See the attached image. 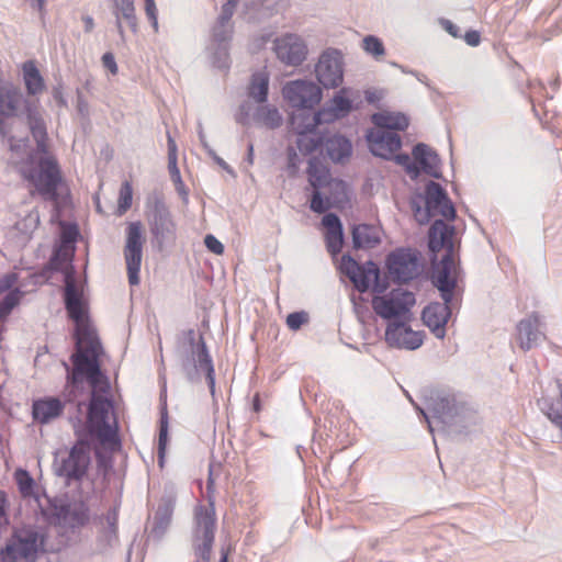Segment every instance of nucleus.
<instances>
[{
	"label": "nucleus",
	"instance_id": "nucleus-55",
	"mask_svg": "<svg viewBox=\"0 0 562 562\" xmlns=\"http://www.w3.org/2000/svg\"><path fill=\"white\" fill-rule=\"evenodd\" d=\"M465 43L470 46H477L481 42V35L477 31H468L463 36Z\"/></svg>",
	"mask_w": 562,
	"mask_h": 562
},
{
	"label": "nucleus",
	"instance_id": "nucleus-8",
	"mask_svg": "<svg viewBox=\"0 0 562 562\" xmlns=\"http://www.w3.org/2000/svg\"><path fill=\"white\" fill-rule=\"evenodd\" d=\"M91 463V449L85 441L76 442L69 450L58 451L54 461L56 475L65 479L67 484L80 482Z\"/></svg>",
	"mask_w": 562,
	"mask_h": 562
},
{
	"label": "nucleus",
	"instance_id": "nucleus-13",
	"mask_svg": "<svg viewBox=\"0 0 562 562\" xmlns=\"http://www.w3.org/2000/svg\"><path fill=\"white\" fill-rule=\"evenodd\" d=\"M284 99L297 109H312L319 103L322 99L321 88L305 80H295L288 82L282 90Z\"/></svg>",
	"mask_w": 562,
	"mask_h": 562
},
{
	"label": "nucleus",
	"instance_id": "nucleus-33",
	"mask_svg": "<svg viewBox=\"0 0 562 562\" xmlns=\"http://www.w3.org/2000/svg\"><path fill=\"white\" fill-rule=\"evenodd\" d=\"M254 121L267 128L274 130L281 126L282 115L276 106L260 105L254 113Z\"/></svg>",
	"mask_w": 562,
	"mask_h": 562
},
{
	"label": "nucleus",
	"instance_id": "nucleus-5",
	"mask_svg": "<svg viewBox=\"0 0 562 562\" xmlns=\"http://www.w3.org/2000/svg\"><path fill=\"white\" fill-rule=\"evenodd\" d=\"M340 271L346 274L359 292H366L373 284L372 307L383 322H386V295L383 294L385 285L379 280V268L368 261L360 266L349 255H344L340 261Z\"/></svg>",
	"mask_w": 562,
	"mask_h": 562
},
{
	"label": "nucleus",
	"instance_id": "nucleus-2",
	"mask_svg": "<svg viewBox=\"0 0 562 562\" xmlns=\"http://www.w3.org/2000/svg\"><path fill=\"white\" fill-rule=\"evenodd\" d=\"M454 234V227L441 220L435 221L428 233L430 251L437 254L446 250V255L435 268L432 276L434 283L440 291L443 303H430L422 313L424 324L438 338H443L446 335V325L451 315L449 303L456 288Z\"/></svg>",
	"mask_w": 562,
	"mask_h": 562
},
{
	"label": "nucleus",
	"instance_id": "nucleus-48",
	"mask_svg": "<svg viewBox=\"0 0 562 562\" xmlns=\"http://www.w3.org/2000/svg\"><path fill=\"white\" fill-rule=\"evenodd\" d=\"M145 1V14L150 21L153 29L155 32H158V19H157V7L155 0H144Z\"/></svg>",
	"mask_w": 562,
	"mask_h": 562
},
{
	"label": "nucleus",
	"instance_id": "nucleus-21",
	"mask_svg": "<svg viewBox=\"0 0 562 562\" xmlns=\"http://www.w3.org/2000/svg\"><path fill=\"white\" fill-rule=\"evenodd\" d=\"M374 127L367 132V142L370 151L383 159L386 158V113L372 115Z\"/></svg>",
	"mask_w": 562,
	"mask_h": 562
},
{
	"label": "nucleus",
	"instance_id": "nucleus-12",
	"mask_svg": "<svg viewBox=\"0 0 562 562\" xmlns=\"http://www.w3.org/2000/svg\"><path fill=\"white\" fill-rule=\"evenodd\" d=\"M426 214L419 220L427 222L429 217L441 216L447 221H453L456 209L446 190L437 182L430 181L425 189Z\"/></svg>",
	"mask_w": 562,
	"mask_h": 562
},
{
	"label": "nucleus",
	"instance_id": "nucleus-50",
	"mask_svg": "<svg viewBox=\"0 0 562 562\" xmlns=\"http://www.w3.org/2000/svg\"><path fill=\"white\" fill-rule=\"evenodd\" d=\"M395 160H396L397 164H400L403 167H405L406 171L411 176H413V177H417L418 176L419 170H418L417 166L415 165V161L413 162L408 155H397V156H395Z\"/></svg>",
	"mask_w": 562,
	"mask_h": 562
},
{
	"label": "nucleus",
	"instance_id": "nucleus-58",
	"mask_svg": "<svg viewBox=\"0 0 562 562\" xmlns=\"http://www.w3.org/2000/svg\"><path fill=\"white\" fill-rule=\"evenodd\" d=\"M401 146H402L401 137L393 132H389V151H395V150L400 149Z\"/></svg>",
	"mask_w": 562,
	"mask_h": 562
},
{
	"label": "nucleus",
	"instance_id": "nucleus-54",
	"mask_svg": "<svg viewBox=\"0 0 562 562\" xmlns=\"http://www.w3.org/2000/svg\"><path fill=\"white\" fill-rule=\"evenodd\" d=\"M102 64L103 66L109 69L113 75H115L117 72V65H116V61H115V58L113 56V54L111 53H105L103 56H102Z\"/></svg>",
	"mask_w": 562,
	"mask_h": 562
},
{
	"label": "nucleus",
	"instance_id": "nucleus-41",
	"mask_svg": "<svg viewBox=\"0 0 562 562\" xmlns=\"http://www.w3.org/2000/svg\"><path fill=\"white\" fill-rule=\"evenodd\" d=\"M108 527L104 529L102 533V539L106 542L108 546H112L117 540V512L116 509L110 510L105 516Z\"/></svg>",
	"mask_w": 562,
	"mask_h": 562
},
{
	"label": "nucleus",
	"instance_id": "nucleus-46",
	"mask_svg": "<svg viewBox=\"0 0 562 562\" xmlns=\"http://www.w3.org/2000/svg\"><path fill=\"white\" fill-rule=\"evenodd\" d=\"M362 47L367 53L373 56H381L384 54L383 43L372 35L366 36L362 40Z\"/></svg>",
	"mask_w": 562,
	"mask_h": 562
},
{
	"label": "nucleus",
	"instance_id": "nucleus-32",
	"mask_svg": "<svg viewBox=\"0 0 562 562\" xmlns=\"http://www.w3.org/2000/svg\"><path fill=\"white\" fill-rule=\"evenodd\" d=\"M238 1L226 0V2L222 7L221 15L216 24L213 27L214 36H222L221 40H225L227 36H232V26H231V18L234 14V10L237 5Z\"/></svg>",
	"mask_w": 562,
	"mask_h": 562
},
{
	"label": "nucleus",
	"instance_id": "nucleus-52",
	"mask_svg": "<svg viewBox=\"0 0 562 562\" xmlns=\"http://www.w3.org/2000/svg\"><path fill=\"white\" fill-rule=\"evenodd\" d=\"M301 164L300 157L293 147L288 148V169L295 173Z\"/></svg>",
	"mask_w": 562,
	"mask_h": 562
},
{
	"label": "nucleus",
	"instance_id": "nucleus-7",
	"mask_svg": "<svg viewBox=\"0 0 562 562\" xmlns=\"http://www.w3.org/2000/svg\"><path fill=\"white\" fill-rule=\"evenodd\" d=\"M184 335L190 348L182 357V370L190 382L200 381L202 373H204L211 394L214 395L215 371L205 341L202 336H200L199 340L195 341V333L193 329L187 330Z\"/></svg>",
	"mask_w": 562,
	"mask_h": 562
},
{
	"label": "nucleus",
	"instance_id": "nucleus-16",
	"mask_svg": "<svg viewBox=\"0 0 562 562\" xmlns=\"http://www.w3.org/2000/svg\"><path fill=\"white\" fill-rule=\"evenodd\" d=\"M543 326L542 317L539 313L532 312L516 325L515 341L517 346L528 351L538 345L540 340H546V334L541 330Z\"/></svg>",
	"mask_w": 562,
	"mask_h": 562
},
{
	"label": "nucleus",
	"instance_id": "nucleus-62",
	"mask_svg": "<svg viewBox=\"0 0 562 562\" xmlns=\"http://www.w3.org/2000/svg\"><path fill=\"white\" fill-rule=\"evenodd\" d=\"M83 23H85V29L87 32H90L92 31L93 26H94V22H93V19L89 15L85 16L83 18Z\"/></svg>",
	"mask_w": 562,
	"mask_h": 562
},
{
	"label": "nucleus",
	"instance_id": "nucleus-45",
	"mask_svg": "<svg viewBox=\"0 0 562 562\" xmlns=\"http://www.w3.org/2000/svg\"><path fill=\"white\" fill-rule=\"evenodd\" d=\"M409 125V119L401 112H389V132L405 131Z\"/></svg>",
	"mask_w": 562,
	"mask_h": 562
},
{
	"label": "nucleus",
	"instance_id": "nucleus-61",
	"mask_svg": "<svg viewBox=\"0 0 562 562\" xmlns=\"http://www.w3.org/2000/svg\"><path fill=\"white\" fill-rule=\"evenodd\" d=\"M175 186H176V190L178 191V193H179L180 195H182L184 199H187V196H188V191H187V189H186V186H184V183H183L182 179L180 180V183H175Z\"/></svg>",
	"mask_w": 562,
	"mask_h": 562
},
{
	"label": "nucleus",
	"instance_id": "nucleus-63",
	"mask_svg": "<svg viewBox=\"0 0 562 562\" xmlns=\"http://www.w3.org/2000/svg\"><path fill=\"white\" fill-rule=\"evenodd\" d=\"M247 161L251 165L254 162V145H248V155H247Z\"/></svg>",
	"mask_w": 562,
	"mask_h": 562
},
{
	"label": "nucleus",
	"instance_id": "nucleus-20",
	"mask_svg": "<svg viewBox=\"0 0 562 562\" xmlns=\"http://www.w3.org/2000/svg\"><path fill=\"white\" fill-rule=\"evenodd\" d=\"M112 14L115 18V25L120 37L124 41V24L133 32L137 33L138 19L134 0H111Z\"/></svg>",
	"mask_w": 562,
	"mask_h": 562
},
{
	"label": "nucleus",
	"instance_id": "nucleus-28",
	"mask_svg": "<svg viewBox=\"0 0 562 562\" xmlns=\"http://www.w3.org/2000/svg\"><path fill=\"white\" fill-rule=\"evenodd\" d=\"M355 248H373L380 243L379 229L368 224L357 225L352 229Z\"/></svg>",
	"mask_w": 562,
	"mask_h": 562
},
{
	"label": "nucleus",
	"instance_id": "nucleus-23",
	"mask_svg": "<svg viewBox=\"0 0 562 562\" xmlns=\"http://www.w3.org/2000/svg\"><path fill=\"white\" fill-rule=\"evenodd\" d=\"M412 154L419 172L437 179L441 177L440 159L431 147L420 143L414 147Z\"/></svg>",
	"mask_w": 562,
	"mask_h": 562
},
{
	"label": "nucleus",
	"instance_id": "nucleus-26",
	"mask_svg": "<svg viewBox=\"0 0 562 562\" xmlns=\"http://www.w3.org/2000/svg\"><path fill=\"white\" fill-rule=\"evenodd\" d=\"M324 123L318 112H312L311 109H299L291 115V128L295 134H305L316 132V127Z\"/></svg>",
	"mask_w": 562,
	"mask_h": 562
},
{
	"label": "nucleus",
	"instance_id": "nucleus-3",
	"mask_svg": "<svg viewBox=\"0 0 562 562\" xmlns=\"http://www.w3.org/2000/svg\"><path fill=\"white\" fill-rule=\"evenodd\" d=\"M65 305L69 317L76 323V352L71 357L75 378L85 371L91 378L98 376L102 346L95 330L87 323L86 303L70 274H66L65 279Z\"/></svg>",
	"mask_w": 562,
	"mask_h": 562
},
{
	"label": "nucleus",
	"instance_id": "nucleus-18",
	"mask_svg": "<svg viewBox=\"0 0 562 562\" xmlns=\"http://www.w3.org/2000/svg\"><path fill=\"white\" fill-rule=\"evenodd\" d=\"M412 321L396 322L391 325V335H389V346L397 348L417 349L422 346L424 340V333L420 330H413L411 326Z\"/></svg>",
	"mask_w": 562,
	"mask_h": 562
},
{
	"label": "nucleus",
	"instance_id": "nucleus-44",
	"mask_svg": "<svg viewBox=\"0 0 562 562\" xmlns=\"http://www.w3.org/2000/svg\"><path fill=\"white\" fill-rule=\"evenodd\" d=\"M133 188L128 181H125L120 189L117 213L123 215L132 205Z\"/></svg>",
	"mask_w": 562,
	"mask_h": 562
},
{
	"label": "nucleus",
	"instance_id": "nucleus-31",
	"mask_svg": "<svg viewBox=\"0 0 562 562\" xmlns=\"http://www.w3.org/2000/svg\"><path fill=\"white\" fill-rule=\"evenodd\" d=\"M22 103L21 93L12 88L0 86V115L13 116Z\"/></svg>",
	"mask_w": 562,
	"mask_h": 562
},
{
	"label": "nucleus",
	"instance_id": "nucleus-47",
	"mask_svg": "<svg viewBox=\"0 0 562 562\" xmlns=\"http://www.w3.org/2000/svg\"><path fill=\"white\" fill-rule=\"evenodd\" d=\"M308 322V314L304 311L294 312L288 315L286 325L292 330H297Z\"/></svg>",
	"mask_w": 562,
	"mask_h": 562
},
{
	"label": "nucleus",
	"instance_id": "nucleus-29",
	"mask_svg": "<svg viewBox=\"0 0 562 562\" xmlns=\"http://www.w3.org/2000/svg\"><path fill=\"white\" fill-rule=\"evenodd\" d=\"M540 407L548 419L562 430V383H558V395L555 397L542 398Z\"/></svg>",
	"mask_w": 562,
	"mask_h": 562
},
{
	"label": "nucleus",
	"instance_id": "nucleus-22",
	"mask_svg": "<svg viewBox=\"0 0 562 562\" xmlns=\"http://www.w3.org/2000/svg\"><path fill=\"white\" fill-rule=\"evenodd\" d=\"M65 402L58 397H43L33 402L32 416L34 422L45 425L61 416Z\"/></svg>",
	"mask_w": 562,
	"mask_h": 562
},
{
	"label": "nucleus",
	"instance_id": "nucleus-1",
	"mask_svg": "<svg viewBox=\"0 0 562 562\" xmlns=\"http://www.w3.org/2000/svg\"><path fill=\"white\" fill-rule=\"evenodd\" d=\"M30 130L36 142V150L29 153L26 136H9V147L12 151V162L20 164V172L29 180L45 199L57 200V187L61 175L56 158L48 151L46 144V127L42 119L30 116Z\"/></svg>",
	"mask_w": 562,
	"mask_h": 562
},
{
	"label": "nucleus",
	"instance_id": "nucleus-39",
	"mask_svg": "<svg viewBox=\"0 0 562 562\" xmlns=\"http://www.w3.org/2000/svg\"><path fill=\"white\" fill-rule=\"evenodd\" d=\"M296 135V147L302 155H308L313 153L322 144V137L316 132Z\"/></svg>",
	"mask_w": 562,
	"mask_h": 562
},
{
	"label": "nucleus",
	"instance_id": "nucleus-30",
	"mask_svg": "<svg viewBox=\"0 0 562 562\" xmlns=\"http://www.w3.org/2000/svg\"><path fill=\"white\" fill-rule=\"evenodd\" d=\"M222 36H214L212 33V41L209 47L212 63L220 69H227L229 66L228 42L232 36L221 40Z\"/></svg>",
	"mask_w": 562,
	"mask_h": 562
},
{
	"label": "nucleus",
	"instance_id": "nucleus-38",
	"mask_svg": "<svg viewBox=\"0 0 562 562\" xmlns=\"http://www.w3.org/2000/svg\"><path fill=\"white\" fill-rule=\"evenodd\" d=\"M344 198L339 193L335 196H328L323 194L321 190L314 189L310 207L313 212L322 214L329 210L334 203L341 202Z\"/></svg>",
	"mask_w": 562,
	"mask_h": 562
},
{
	"label": "nucleus",
	"instance_id": "nucleus-59",
	"mask_svg": "<svg viewBox=\"0 0 562 562\" xmlns=\"http://www.w3.org/2000/svg\"><path fill=\"white\" fill-rule=\"evenodd\" d=\"M178 160L177 156V144L175 139L168 134V161Z\"/></svg>",
	"mask_w": 562,
	"mask_h": 562
},
{
	"label": "nucleus",
	"instance_id": "nucleus-53",
	"mask_svg": "<svg viewBox=\"0 0 562 562\" xmlns=\"http://www.w3.org/2000/svg\"><path fill=\"white\" fill-rule=\"evenodd\" d=\"M439 23L441 25V27L448 32L452 37H459L460 36V30L459 27L452 23L450 20L448 19H440L439 20Z\"/></svg>",
	"mask_w": 562,
	"mask_h": 562
},
{
	"label": "nucleus",
	"instance_id": "nucleus-40",
	"mask_svg": "<svg viewBox=\"0 0 562 562\" xmlns=\"http://www.w3.org/2000/svg\"><path fill=\"white\" fill-rule=\"evenodd\" d=\"M20 289L14 288L9 291L2 301H0V321L5 322L12 310L20 303L22 297Z\"/></svg>",
	"mask_w": 562,
	"mask_h": 562
},
{
	"label": "nucleus",
	"instance_id": "nucleus-42",
	"mask_svg": "<svg viewBox=\"0 0 562 562\" xmlns=\"http://www.w3.org/2000/svg\"><path fill=\"white\" fill-rule=\"evenodd\" d=\"M15 481L19 486L20 493L24 497L34 495V480L27 471L19 469L15 472Z\"/></svg>",
	"mask_w": 562,
	"mask_h": 562
},
{
	"label": "nucleus",
	"instance_id": "nucleus-56",
	"mask_svg": "<svg viewBox=\"0 0 562 562\" xmlns=\"http://www.w3.org/2000/svg\"><path fill=\"white\" fill-rule=\"evenodd\" d=\"M71 516L79 525H83L89 518L88 510L83 505L80 506L79 510H74Z\"/></svg>",
	"mask_w": 562,
	"mask_h": 562
},
{
	"label": "nucleus",
	"instance_id": "nucleus-60",
	"mask_svg": "<svg viewBox=\"0 0 562 562\" xmlns=\"http://www.w3.org/2000/svg\"><path fill=\"white\" fill-rule=\"evenodd\" d=\"M381 94L378 93L376 91H366V100L369 102V103H374L379 100H381Z\"/></svg>",
	"mask_w": 562,
	"mask_h": 562
},
{
	"label": "nucleus",
	"instance_id": "nucleus-9",
	"mask_svg": "<svg viewBox=\"0 0 562 562\" xmlns=\"http://www.w3.org/2000/svg\"><path fill=\"white\" fill-rule=\"evenodd\" d=\"M420 254L411 248H398L389 254V280L408 283L422 274Z\"/></svg>",
	"mask_w": 562,
	"mask_h": 562
},
{
	"label": "nucleus",
	"instance_id": "nucleus-19",
	"mask_svg": "<svg viewBox=\"0 0 562 562\" xmlns=\"http://www.w3.org/2000/svg\"><path fill=\"white\" fill-rule=\"evenodd\" d=\"M149 226L151 234L159 240L164 241L173 236L176 225L171 218V214L167 206L160 202H155L149 215Z\"/></svg>",
	"mask_w": 562,
	"mask_h": 562
},
{
	"label": "nucleus",
	"instance_id": "nucleus-27",
	"mask_svg": "<svg viewBox=\"0 0 562 562\" xmlns=\"http://www.w3.org/2000/svg\"><path fill=\"white\" fill-rule=\"evenodd\" d=\"M326 151L334 162H344L349 159L352 153V145L349 139L340 135L329 137L325 143Z\"/></svg>",
	"mask_w": 562,
	"mask_h": 562
},
{
	"label": "nucleus",
	"instance_id": "nucleus-64",
	"mask_svg": "<svg viewBox=\"0 0 562 562\" xmlns=\"http://www.w3.org/2000/svg\"><path fill=\"white\" fill-rule=\"evenodd\" d=\"M220 562H228V553L224 549L221 551V560Z\"/></svg>",
	"mask_w": 562,
	"mask_h": 562
},
{
	"label": "nucleus",
	"instance_id": "nucleus-11",
	"mask_svg": "<svg viewBox=\"0 0 562 562\" xmlns=\"http://www.w3.org/2000/svg\"><path fill=\"white\" fill-rule=\"evenodd\" d=\"M318 82L326 89H335L344 81V60L339 50L329 48L318 58L315 66Z\"/></svg>",
	"mask_w": 562,
	"mask_h": 562
},
{
	"label": "nucleus",
	"instance_id": "nucleus-34",
	"mask_svg": "<svg viewBox=\"0 0 562 562\" xmlns=\"http://www.w3.org/2000/svg\"><path fill=\"white\" fill-rule=\"evenodd\" d=\"M40 224V213L36 209L29 211L24 217L14 225V231L20 235L22 243L29 240Z\"/></svg>",
	"mask_w": 562,
	"mask_h": 562
},
{
	"label": "nucleus",
	"instance_id": "nucleus-6",
	"mask_svg": "<svg viewBox=\"0 0 562 562\" xmlns=\"http://www.w3.org/2000/svg\"><path fill=\"white\" fill-rule=\"evenodd\" d=\"M45 538L41 527L26 526L16 529L1 551V561L35 562L38 554L44 551Z\"/></svg>",
	"mask_w": 562,
	"mask_h": 562
},
{
	"label": "nucleus",
	"instance_id": "nucleus-4",
	"mask_svg": "<svg viewBox=\"0 0 562 562\" xmlns=\"http://www.w3.org/2000/svg\"><path fill=\"white\" fill-rule=\"evenodd\" d=\"M85 380L91 389V401L88 412L90 432L95 435L103 442L113 441L116 437V431L110 424V413L113 409V405L111 400L106 396L110 391L109 380L101 372L100 368L99 375L93 378L86 371L75 378V367L71 372H68L67 384L72 390L83 387Z\"/></svg>",
	"mask_w": 562,
	"mask_h": 562
},
{
	"label": "nucleus",
	"instance_id": "nucleus-57",
	"mask_svg": "<svg viewBox=\"0 0 562 562\" xmlns=\"http://www.w3.org/2000/svg\"><path fill=\"white\" fill-rule=\"evenodd\" d=\"M168 170H169V173H170V177H171V180L173 181V183H180L181 175H180V170L177 165V160L168 161Z\"/></svg>",
	"mask_w": 562,
	"mask_h": 562
},
{
	"label": "nucleus",
	"instance_id": "nucleus-37",
	"mask_svg": "<svg viewBox=\"0 0 562 562\" xmlns=\"http://www.w3.org/2000/svg\"><path fill=\"white\" fill-rule=\"evenodd\" d=\"M173 507L171 499L162 501L158 505L154 517V531L162 533L167 529L172 518Z\"/></svg>",
	"mask_w": 562,
	"mask_h": 562
},
{
	"label": "nucleus",
	"instance_id": "nucleus-24",
	"mask_svg": "<svg viewBox=\"0 0 562 562\" xmlns=\"http://www.w3.org/2000/svg\"><path fill=\"white\" fill-rule=\"evenodd\" d=\"M348 92L349 89L347 88L340 89L330 100L329 104L319 111V115L324 123H329L344 117L351 111L352 103L346 97Z\"/></svg>",
	"mask_w": 562,
	"mask_h": 562
},
{
	"label": "nucleus",
	"instance_id": "nucleus-51",
	"mask_svg": "<svg viewBox=\"0 0 562 562\" xmlns=\"http://www.w3.org/2000/svg\"><path fill=\"white\" fill-rule=\"evenodd\" d=\"M205 247L215 255L224 252V245L213 235L209 234L204 238Z\"/></svg>",
	"mask_w": 562,
	"mask_h": 562
},
{
	"label": "nucleus",
	"instance_id": "nucleus-14",
	"mask_svg": "<svg viewBox=\"0 0 562 562\" xmlns=\"http://www.w3.org/2000/svg\"><path fill=\"white\" fill-rule=\"evenodd\" d=\"M273 49L278 59L288 66H299L307 55V46L303 38L293 33H286L277 37L273 42Z\"/></svg>",
	"mask_w": 562,
	"mask_h": 562
},
{
	"label": "nucleus",
	"instance_id": "nucleus-49",
	"mask_svg": "<svg viewBox=\"0 0 562 562\" xmlns=\"http://www.w3.org/2000/svg\"><path fill=\"white\" fill-rule=\"evenodd\" d=\"M18 282V274L16 273H7L3 277L0 278V295L3 293H8L9 291L13 290L14 285Z\"/></svg>",
	"mask_w": 562,
	"mask_h": 562
},
{
	"label": "nucleus",
	"instance_id": "nucleus-10",
	"mask_svg": "<svg viewBox=\"0 0 562 562\" xmlns=\"http://www.w3.org/2000/svg\"><path fill=\"white\" fill-rule=\"evenodd\" d=\"M145 237L140 222H132L126 228V239L123 248L127 278L131 285L139 284V271L143 260Z\"/></svg>",
	"mask_w": 562,
	"mask_h": 562
},
{
	"label": "nucleus",
	"instance_id": "nucleus-36",
	"mask_svg": "<svg viewBox=\"0 0 562 562\" xmlns=\"http://www.w3.org/2000/svg\"><path fill=\"white\" fill-rule=\"evenodd\" d=\"M23 78L30 94H37L44 89V80L34 61L29 60L23 65Z\"/></svg>",
	"mask_w": 562,
	"mask_h": 562
},
{
	"label": "nucleus",
	"instance_id": "nucleus-15",
	"mask_svg": "<svg viewBox=\"0 0 562 562\" xmlns=\"http://www.w3.org/2000/svg\"><path fill=\"white\" fill-rule=\"evenodd\" d=\"M416 305V295L406 289H393L389 293V335H391V325L396 322L414 319V307Z\"/></svg>",
	"mask_w": 562,
	"mask_h": 562
},
{
	"label": "nucleus",
	"instance_id": "nucleus-25",
	"mask_svg": "<svg viewBox=\"0 0 562 562\" xmlns=\"http://www.w3.org/2000/svg\"><path fill=\"white\" fill-rule=\"evenodd\" d=\"M322 223L326 228L327 250L331 255H337L340 252L344 243L341 222L336 214L328 213L323 217Z\"/></svg>",
	"mask_w": 562,
	"mask_h": 562
},
{
	"label": "nucleus",
	"instance_id": "nucleus-17",
	"mask_svg": "<svg viewBox=\"0 0 562 562\" xmlns=\"http://www.w3.org/2000/svg\"><path fill=\"white\" fill-rule=\"evenodd\" d=\"M308 182L313 189H326L346 196L347 186L344 181L333 179L329 169L317 158H311L308 161Z\"/></svg>",
	"mask_w": 562,
	"mask_h": 562
},
{
	"label": "nucleus",
	"instance_id": "nucleus-35",
	"mask_svg": "<svg viewBox=\"0 0 562 562\" xmlns=\"http://www.w3.org/2000/svg\"><path fill=\"white\" fill-rule=\"evenodd\" d=\"M269 89V76L265 71H259L252 75L248 88V94L258 103L267 101Z\"/></svg>",
	"mask_w": 562,
	"mask_h": 562
},
{
	"label": "nucleus",
	"instance_id": "nucleus-43",
	"mask_svg": "<svg viewBox=\"0 0 562 562\" xmlns=\"http://www.w3.org/2000/svg\"><path fill=\"white\" fill-rule=\"evenodd\" d=\"M168 441V415L167 412L161 413L160 417V427H159V438H158V458L159 464L162 465L166 446Z\"/></svg>",
	"mask_w": 562,
	"mask_h": 562
}]
</instances>
